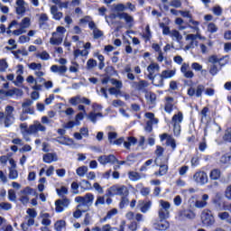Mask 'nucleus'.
<instances>
[{"label":"nucleus","mask_w":231,"mask_h":231,"mask_svg":"<svg viewBox=\"0 0 231 231\" xmlns=\"http://www.w3.org/2000/svg\"><path fill=\"white\" fill-rule=\"evenodd\" d=\"M14 111H15V108L8 105L5 106V112H0L1 125H5V127H10L14 124V121L15 120Z\"/></svg>","instance_id":"nucleus-1"},{"label":"nucleus","mask_w":231,"mask_h":231,"mask_svg":"<svg viewBox=\"0 0 231 231\" xmlns=\"http://www.w3.org/2000/svg\"><path fill=\"white\" fill-rule=\"evenodd\" d=\"M95 199V195L92 193H87L84 197H76V203H79L78 205L79 208H82L84 207V211L89 210V208L93 205V201Z\"/></svg>","instance_id":"nucleus-2"},{"label":"nucleus","mask_w":231,"mask_h":231,"mask_svg":"<svg viewBox=\"0 0 231 231\" xmlns=\"http://www.w3.org/2000/svg\"><path fill=\"white\" fill-rule=\"evenodd\" d=\"M160 208L158 211L159 219H169L171 216V203L165 200H160Z\"/></svg>","instance_id":"nucleus-3"},{"label":"nucleus","mask_w":231,"mask_h":231,"mask_svg":"<svg viewBox=\"0 0 231 231\" xmlns=\"http://www.w3.org/2000/svg\"><path fill=\"white\" fill-rule=\"evenodd\" d=\"M122 196L127 197L129 196V189L125 186H112L108 189V196Z\"/></svg>","instance_id":"nucleus-4"},{"label":"nucleus","mask_w":231,"mask_h":231,"mask_svg":"<svg viewBox=\"0 0 231 231\" xmlns=\"http://www.w3.org/2000/svg\"><path fill=\"white\" fill-rule=\"evenodd\" d=\"M201 222L204 226H212L216 223L212 211L204 209L201 213Z\"/></svg>","instance_id":"nucleus-5"},{"label":"nucleus","mask_w":231,"mask_h":231,"mask_svg":"<svg viewBox=\"0 0 231 231\" xmlns=\"http://www.w3.org/2000/svg\"><path fill=\"white\" fill-rule=\"evenodd\" d=\"M196 214L190 209H181L177 212V221H187L188 219H194Z\"/></svg>","instance_id":"nucleus-6"},{"label":"nucleus","mask_w":231,"mask_h":231,"mask_svg":"<svg viewBox=\"0 0 231 231\" xmlns=\"http://www.w3.org/2000/svg\"><path fill=\"white\" fill-rule=\"evenodd\" d=\"M37 133H46V126L39 121H33V124L28 127L27 134H37Z\"/></svg>","instance_id":"nucleus-7"},{"label":"nucleus","mask_w":231,"mask_h":231,"mask_svg":"<svg viewBox=\"0 0 231 231\" xmlns=\"http://www.w3.org/2000/svg\"><path fill=\"white\" fill-rule=\"evenodd\" d=\"M193 180L198 185H207L208 183V175L205 171H197L193 175Z\"/></svg>","instance_id":"nucleus-8"},{"label":"nucleus","mask_w":231,"mask_h":231,"mask_svg":"<svg viewBox=\"0 0 231 231\" xmlns=\"http://www.w3.org/2000/svg\"><path fill=\"white\" fill-rule=\"evenodd\" d=\"M203 91H205V85L199 84L197 88L190 87L188 89L187 94L189 97H197V98H201V97H203Z\"/></svg>","instance_id":"nucleus-9"},{"label":"nucleus","mask_w":231,"mask_h":231,"mask_svg":"<svg viewBox=\"0 0 231 231\" xmlns=\"http://www.w3.org/2000/svg\"><path fill=\"white\" fill-rule=\"evenodd\" d=\"M133 89L136 91H142V93H147V88H149V82L147 80H140L139 82L134 81L131 83Z\"/></svg>","instance_id":"nucleus-10"},{"label":"nucleus","mask_w":231,"mask_h":231,"mask_svg":"<svg viewBox=\"0 0 231 231\" xmlns=\"http://www.w3.org/2000/svg\"><path fill=\"white\" fill-rule=\"evenodd\" d=\"M24 222L27 225H35V217H37V210L35 208H27Z\"/></svg>","instance_id":"nucleus-11"},{"label":"nucleus","mask_w":231,"mask_h":231,"mask_svg":"<svg viewBox=\"0 0 231 231\" xmlns=\"http://www.w3.org/2000/svg\"><path fill=\"white\" fill-rule=\"evenodd\" d=\"M56 212H64L65 208L69 207V199L68 198H63L55 201Z\"/></svg>","instance_id":"nucleus-12"},{"label":"nucleus","mask_w":231,"mask_h":231,"mask_svg":"<svg viewBox=\"0 0 231 231\" xmlns=\"http://www.w3.org/2000/svg\"><path fill=\"white\" fill-rule=\"evenodd\" d=\"M97 161L99 162V163H101V165H107V163L115 165L116 162V157L114 154L101 155L97 158Z\"/></svg>","instance_id":"nucleus-13"},{"label":"nucleus","mask_w":231,"mask_h":231,"mask_svg":"<svg viewBox=\"0 0 231 231\" xmlns=\"http://www.w3.org/2000/svg\"><path fill=\"white\" fill-rule=\"evenodd\" d=\"M32 105H33V101L32 99H26L22 104L23 113H27V115H34L35 111L33 110V108H32Z\"/></svg>","instance_id":"nucleus-14"},{"label":"nucleus","mask_w":231,"mask_h":231,"mask_svg":"<svg viewBox=\"0 0 231 231\" xmlns=\"http://www.w3.org/2000/svg\"><path fill=\"white\" fill-rule=\"evenodd\" d=\"M189 63H183L180 67V72L185 79H194V71L189 69Z\"/></svg>","instance_id":"nucleus-15"},{"label":"nucleus","mask_w":231,"mask_h":231,"mask_svg":"<svg viewBox=\"0 0 231 231\" xmlns=\"http://www.w3.org/2000/svg\"><path fill=\"white\" fill-rule=\"evenodd\" d=\"M21 197L20 201L23 205H28L30 201V198L28 197L29 194H32V189L25 188L24 189L20 191Z\"/></svg>","instance_id":"nucleus-16"},{"label":"nucleus","mask_w":231,"mask_h":231,"mask_svg":"<svg viewBox=\"0 0 231 231\" xmlns=\"http://www.w3.org/2000/svg\"><path fill=\"white\" fill-rule=\"evenodd\" d=\"M221 131V126H219L216 123H209L207 125L205 128V136H207V133H213L217 134Z\"/></svg>","instance_id":"nucleus-17"},{"label":"nucleus","mask_w":231,"mask_h":231,"mask_svg":"<svg viewBox=\"0 0 231 231\" xmlns=\"http://www.w3.org/2000/svg\"><path fill=\"white\" fill-rule=\"evenodd\" d=\"M16 14L18 15H24L26 10H28V5L24 1H16Z\"/></svg>","instance_id":"nucleus-18"},{"label":"nucleus","mask_w":231,"mask_h":231,"mask_svg":"<svg viewBox=\"0 0 231 231\" xmlns=\"http://www.w3.org/2000/svg\"><path fill=\"white\" fill-rule=\"evenodd\" d=\"M209 199L208 194H203L201 199H198L195 202L196 208H205L208 203L207 200Z\"/></svg>","instance_id":"nucleus-19"},{"label":"nucleus","mask_w":231,"mask_h":231,"mask_svg":"<svg viewBox=\"0 0 231 231\" xmlns=\"http://www.w3.org/2000/svg\"><path fill=\"white\" fill-rule=\"evenodd\" d=\"M50 19L48 18V14L42 13L39 14V19H38V24L40 28H42L43 30L48 28V21Z\"/></svg>","instance_id":"nucleus-20"},{"label":"nucleus","mask_w":231,"mask_h":231,"mask_svg":"<svg viewBox=\"0 0 231 231\" xmlns=\"http://www.w3.org/2000/svg\"><path fill=\"white\" fill-rule=\"evenodd\" d=\"M165 100L164 111L171 115V113H172V109L174 108V97H167Z\"/></svg>","instance_id":"nucleus-21"},{"label":"nucleus","mask_w":231,"mask_h":231,"mask_svg":"<svg viewBox=\"0 0 231 231\" xmlns=\"http://www.w3.org/2000/svg\"><path fill=\"white\" fill-rule=\"evenodd\" d=\"M62 34L52 32V37L50 39V42L52 44V46H59L60 44H62Z\"/></svg>","instance_id":"nucleus-22"},{"label":"nucleus","mask_w":231,"mask_h":231,"mask_svg":"<svg viewBox=\"0 0 231 231\" xmlns=\"http://www.w3.org/2000/svg\"><path fill=\"white\" fill-rule=\"evenodd\" d=\"M58 160L57 153L49 152L43 155L44 163H53V162H57Z\"/></svg>","instance_id":"nucleus-23"},{"label":"nucleus","mask_w":231,"mask_h":231,"mask_svg":"<svg viewBox=\"0 0 231 231\" xmlns=\"http://www.w3.org/2000/svg\"><path fill=\"white\" fill-rule=\"evenodd\" d=\"M51 71H52V73H59V75H64V73L68 71V68L64 65H52L51 67Z\"/></svg>","instance_id":"nucleus-24"},{"label":"nucleus","mask_w":231,"mask_h":231,"mask_svg":"<svg viewBox=\"0 0 231 231\" xmlns=\"http://www.w3.org/2000/svg\"><path fill=\"white\" fill-rule=\"evenodd\" d=\"M196 39L203 41L205 40V37L201 36V33H199V32H196V34H188L186 36V41H190V42H193L196 45H198V42H196Z\"/></svg>","instance_id":"nucleus-25"},{"label":"nucleus","mask_w":231,"mask_h":231,"mask_svg":"<svg viewBox=\"0 0 231 231\" xmlns=\"http://www.w3.org/2000/svg\"><path fill=\"white\" fill-rule=\"evenodd\" d=\"M40 217L42 218V225L44 226H50L51 225L50 213L41 212Z\"/></svg>","instance_id":"nucleus-26"},{"label":"nucleus","mask_w":231,"mask_h":231,"mask_svg":"<svg viewBox=\"0 0 231 231\" xmlns=\"http://www.w3.org/2000/svg\"><path fill=\"white\" fill-rule=\"evenodd\" d=\"M12 53L14 56V58L17 59V60H19L20 62H23V58H21V55H23V57H27L28 51L22 49V50L13 51Z\"/></svg>","instance_id":"nucleus-27"},{"label":"nucleus","mask_w":231,"mask_h":231,"mask_svg":"<svg viewBox=\"0 0 231 231\" xmlns=\"http://www.w3.org/2000/svg\"><path fill=\"white\" fill-rule=\"evenodd\" d=\"M126 8L127 6L124 5V4L114 5L112 6V12L120 15V14H125V12Z\"/></svg>","instance_id":"nucleus-28"},{"label":"nucleus","mask_w":231,"mask_h":231,"mask_svg":"<svg viewBox=\"0 0 231 231\" xmlns=\"http://www.w3.org/2000/svg\"><path fill=\"white\" fill-rule=\"evenodd\" d=\"M171 225L169 224V222L165 219H160V222L158 224H154V226L156 228V230H167V228H169Z\"/></svg>","instance_id":"nucleus-29"},{"label":"nucleus","mask_w":231,"mask_h":231,"mask_svg":"<svg viewBox=\"0 0 231 231\" xmlns=\"http://www.w3.org/2000/svg\"><path fill=\"white\" fill-rule=\"evenodd\" d=\"M51 14L53 15V19H55V21H60V19H62V13L59 12L57 5H52L51 7Z\"/></svg>","instance_id":"nucleus-30"},{"label":"nucleus","mask_w":231,"mask_h":231,"mask_svg":"<svg viewBox=\"0 0 231 231\" xmlns=\"http://www.w3.org/2000/svg\"><path fill=\"white\" fill-rule=\"evenodd\" d=\"M145 98L147 100V103L151 106H154V104H156V94H154L153 92H146Z\"/></svg>","instance_id":"nucleus-31"},{"label":"nucleus","mask_w":231,"mask_h":231,"mask_svg":"<svg viewBox=\"0 0 231 231\" xmlns=\"http://www.w3.org/2000/svg\"><path fill=\"white\" fill-rule=\"evenodd\" d=\"M181 122H183V113L179 112L178 114H175L172 116V119H171L172 125H181Z\"/></svg>","instance_id":"nucleus-32"},{"label":"nucleus","mask_w":231,"mask_h":231,"mask_svg":"<svg viewBox=\"0 0 231 231\" xmlns=\"http://www.w3.org/2000/svg\"><path fill=\"white\" fill-rule=\"evenodd\" d=\"M151 205H152L151 201H148V202L140 201L139 208L141 212H143V214L149 212V209L151 208Z\"/></svg>","instance_id":"nucleus-33"},{"label":"nucleus","mask_w":231,"mask_h":231,"mask_svg":"<svg viewBox=\"0 0 231 231\" xmlns=\"http://www.w3.org/2000/svg\"><path fill=\"white\" fill-rule=\"evenodd\" d=\"M118 19H124V21H125L126 24H131V23H134V18H133V16H131L127 13H123V14H118Z\"/></svg>","instance_id":"nucleus-34"},{"label":"nucleus","mask_w":231,"mask_h":231,"mask_svg":"<svg viewBox=\"0 0 231 231\" xmlns=\"http://www.w3.org/2000/svg\"><path fill=\"white\" fill-rule=\"evenodd\" d=\"M56 142H58V143H60L61 145H69V143H71L72 140L64 136V135H61V136H59L55 139Z\"/></svg>","instance_id":"nucleus-35"},{"label":"nucleus","mask_w":231,"mask_h":231,"mask_svg":"<svg viewBox=\"0 0 231 231\" xmlns=\"http://www.w3.org/2000/svg\"><path fill=\"white\" fill-rule=\"evenodd\" d=\"M74 59H79V57H88L89 55V51L87 50L80 51L79 49H76L73 51Z\"/></svg>","instance_id":"nucleus-36"},{"label":"nucleus","mask_w":231,"mask_h":231,"mask_svg":"<svg viewBox=\"0 0 231 231\" xmlns=\"http://www.w3.org/2000/svg\"><path fill=\"white\" fill-rule=\"evenodd\" d=\"M102 116H104V115H102L100 112L97 114H95V112H90L88 118L90 120V122H92V124H97V118H102Z\"/></svg>","instance_id":"nucleus-37"},{"label":"nucleus","mask_w":231,"mask_h":231,"mask_svg":"<svg viewBox=\"0 0 231 231\" xmlns=\"http://www.w3.org/2000/svg\"><path fill=\"white\" fill-rule=\"evenodd\" d=\"M210 180H217L221 178V171L219 169H214L209 173Z\"/></svg>","instance_id":"nucleus-38"},{"label":"nucleus","mask_w":231,"mask_h":231,"mask_svg":"<svg viewBox=\"0 0 231 231\" xmlns=\"http://www.w3.org/2000/svg\"><path fill=\"white\" fill-rule=\"evenodd\" d=\"M170 37H171V39L174 41H177V42H180V41H181V39H183V36L181 35V33H180L177 30H172L170 32Z\"/></svg>","instance_id":"nucleus-39"},{"label":"nucleus","mask_w":231,"mask_h":231,"mask_svg":"<svg viewBox=\"0 0 231 231\" xmlns=\"http://www.w3.org/2000/svg\"><path fill=\"white\" fill-rule=\"evenodd\" d=\"M176 75V70H163L161 73V77L165 80V79H172Z\"/></svg>","instance_id":"nucleus-40"},{"label":"nucleus","mask_w":231,"mask_h":231,"mask_svg":"<svg viewBox=\"0 0 231 231\" xmlns=\"http://www.w3.org/2000/svg\"><path fill=\"white\" fill-rule=\"evenodd\" d=\"M168 171H169V166L165 164L160 165V170L159 171L155 172V176H165Z\"/></svg>","instance_id":"nucleus-41"},{"label":"nucleus","mask_w":231,"mask_h":231,"mask_svg":"<svg viewBox=\"0 0 231 231\" xmlns=\"http://www.w3.org/2000/svg\"><path fill=\"white\" fill-rule=\"evenodd\" d=\"M32 23L29 17H25L22 20V22L19 23V27L23 28V30H26L29 26H31Z\"/></svg>","instance_id":"nucleus-42"},{"label":"nucleus","mask_w":231,"mask_h":231,"mask_svg":"<svg viewBox=\"0 0 231 231\" xmlns=\"http://www.w3.org/2000/svg\"><path fill=\"white\" fill-rule=\"evenodd\" d=\"M128 177L131 181H138V180H142V175L136 171H130Z\"/></svg>","instance_id":"nucleus-43"},{"label":"nucleus","mask_w":231,"mask_h":231,"mask_svg":"<svg viewBox=\"0 0 231 231\" xmlns=\"http://www.w3.org/2000/svg\"><path fill=\"white\" fill-rule=\"evenodd\" d=\"M189 23L192 25H189V28H191V30H194V32H199V22L193 20L190 18L189 20Z\"/></svg>","instance_id":"nucleus-44"},{"label":"nucleus","mask_w":231,"mask_h":231,"mask_svg":"<svg viewBox=\"0 0 231 231\" xmlns=\"http://www.w3.org/2000/svg\"><path fill=\"white\" fill-rule=\"evenodd\" d=\"M147 71H148L149 73L154 74L156 71H160V65H158V63H151V64L147 67Z\"/></svg>","instance_id":"nucleus-45"},{"label":"nucleus","mask_w":231,"mask_h":231,"mask_svg":"<svg viewBox=\"0 0 231 231\" xmlns=\"http://www.w3.org/2000/svg\"><path fill=\"white\" fill-rule=\"evenodd\" d=\"M54 228L57 231H62L66 228V221L64 220H59L55 223Z\"/></svg>","instance_id":"nucleus-46"},{"label":"nucleus","mask_w":231,"mask_h":231,"mask_svg":"<svg viewBox=\"0 0 231 231\" xmlns=\"http://www.w3.org/2000/svg\"><path fill=\"white\" fill-rule=\"evenodd\" d=\"M97 60L89 59L87 61V69H88L89 71H91L92 69H95V68H97Z\"/></svg>","instance_id":"nucleus-47"},{"label":"nucleus","mask_w":231,"mask_h":231,"mask_svg":"<svg viewBox=\"0 0 231 231\" xmlns=\"http://www.w3.org/2000/svg\"><path fill=\"white\" fill-rule=\"evenodd\" d=\"M116 214H118V209L113 208L109 210L106 213V216L103 218V221H107V219H111L112 217H114V216H116Z\"/></svg>","instance_id":"nucleus-48"},{"label":"nucleus","mask_w":231,"mask_h":231,"mask_svg":"<svg viewBox=\"0 0 231 231\" xmlns=\"http://www.w3.org/2000/svg\"><path fill=\"white\" fill-rule=\"evenodd\" d=\"M86 172H88L87 166H81L76 170V173L78 176H79V178H84V176H86Z\"/></svg>","instance_id":"nucleus-49"},{"label":"nucleus","mask_w":231,"mask_h":231,"mask_svg":"<svg viewBox=\"0 0 231 231\" xmlns=\"http://www.w3.org/2000/svg\"><path fill=\"white\" fill-rule=\"evenodd\" d=\"M28 68L33 71H41L42 69V65L41 63L32 62L28 65Z\"/></svg>","instance_id":"nucleus-50"},{"label":"nucleus","mask_w":231,"mask_h":231,"mask_svg":"<svg viewBox=\"0 0 231 231\" xmlns=\"http://www.w3.org/2000/svg\"><path fill=\"white\" fill-rule=\"evenodd\" d=\"M163 78L162 77V75H160V77L155 78L152 80V84L153 86H156V88H162V86H163Z\"/></svg>","instance_id":"nucleus-51"},{"label":"nucleus","mask_w":231,"mask_h":231,"mask_svg":"<svg viewBox=\"0 0 231 231\" xmlns=\"http://www.w3.org/2000/svg\"><path fill=\"white\" fill-rule=\"evenodd\" d=\"M110 82L112 86H116V88L118 89L119 91L122 89V88H124V84L122 83V81L118 79H110Z\"/></svg>","instance_id":"nucleus-52"},{"label":"nucleus","mask_w":231,"mask_h":231,"mask_svg":"<svg viewBox=\"0 0 231 231\" xmlns=\"http://www.w3.org/2000/svg\"><path fill=\"white\" fill-rule=\"evenodd\" d=\"M58 196L64 197L68 194V188L66 186H61L60 189H56Z\"/></svg>","instance_id":"nucleus-53"},{"label":"nucleus","mask_w":231,"mask_h":231,"mask_svg":"<svg viewBox=\"0 0 231 231\" xmlns=\"http://www.w3.org/2000/svg\"><path fill=\"white\" fill-rule=\"evenodd\" d=\"M8 199L9 201H13V202L17 201V195L15 194V190L14 189L8 190Z\"/></svg>","instance_id":"nucleus-54"},{"label":"nucleus","mask_w":231,"mask_h":231,"mask_svg":"<svg viewBox=\"0 0 231 231\" xmlns=\"http://www.w3.org/2000/svg\"><path fill=\"white\" fill-rule=\"evenodd\" d=\"M82 212H87V211H84V208H79V206H77V209L76 211L73 213V217L76 218V219H79V217H82Z\"/></svg>","instance_id":"nucleus-55"},{"label":"nucleus","mask_w":231,"mask_h":231,"mask_svg":"<svg viewBox=\"0 0 231 231\" xmlns=\"http://www.w3.org/2000/svg\"><path fill=\"white\" fill-rule=\"evenodd\" d=\"M19 173L17 170L9 168V178L10 180H17Z\"/></svg>","instance_id":"nucleus-56"},{"label":"nucleus","mask_w":231,"mask_h":231,"mask_svg":"<svg viewBox=\"0 0 231 231\" xmlns=\"http://www.w3.org/2000/svg\"><path fill=\"white\" fill-rule=\"evenodd\" d=\"M116 138H118V134L116 132L108 133V141L110 143H113Z\"/></svg>","instance_id":"nucleus-57"},{"label":"nucleus","mask_w":231,"mask_h":231,"mask_svg":"<svg viewBox=\"0 0 231 231\" xmlns=\"http://www.w3.org/2000/svg\"><path fill=\"white\" fill-rule=\"evenodd\" d=\"M146 118H148V122H153V124H158V119L154 117V115L151 112L145 114Z\"/></svg>","instance_id":"nucleus-58"},{"label":"nucleus","mask_w":231,"mask_h":231,"mask_svg":"<svg viewBox=\"0 0 231 231\" xmlns=\"http://www.w3.org/2000/svg\"><path fill=\"white\" fill-rule=\"evenodd\" d=\"M99 205H106V198H104L103 196L97 197L95 207H98Z\"/></svg>","instance_id":"nucleus-59"},{"label":"nucleus","mask_w":231,"mask_h":231,"mask_svg":"<svg viewBox=\"0 0 231 231\" xmlns=\"http://www.w3.org/2000/svg\"><path fill=\"white\" fill-rule=\"evenodd\" d=\"M208 32H209V33H216V32H217V25L214 23H208Z\"/></svg>","instance_id":"nucleus-60"},{"label":"nucleus","mask_w":231,"mask_h":231,"mask_svg":"<svg viewBox=\"0 0 231 231\" xmlns=\"http://www.w3.org/2000/svg\"><path fill=\"white\" fill-rule=\"evenodd\" d=\"M8 69V62L6 60H0V71L5 72Z\"/></svg>","instance_id":"nucleus-61"},{"label":"nucleus","mask_w":231,"mask_h":231,"mask_svg":"<svg viewBox=\"0 0 231 231\" xmlns=\"http://www.w3.org/2000/svg\"><path fill=\"white\" fill-rule=\"evenodd\" d=\"M69 104H71L72 106H77L78 104H80V96H76L71 97L69 100Z\"/></svg>","instance_id":"nucleus-62"},{"label":"nucleus","mask_w":231,"mask_h":231,"mask_svg":"<svg viewBox=\"0 0 231 231\" xmlns=\"http://www.w3.org/2000/svg\"><path fill=\"white\" fill-rule=\"evenodd\" d=\"M166 145H171L174 151V149H176V140H174V138L172 137H168L166 141Z\"/></svg>","instance_id":"nucleus-63"},{"label":"nucleus","mask_w":231,"mask_h":231,"mask_svg":"<svg viewBox=\"0 0 231 231\" xmlns=\"http://www.w3.org/2000/svg\"><path fill=\"white\" fill-rule=\"evenodd\" d=\"M224 140L226 142H229L231 143V128H228L226 133H225V135H224Z\"/></svg>","instance_id":"nucleus-64"}]
</instances>
